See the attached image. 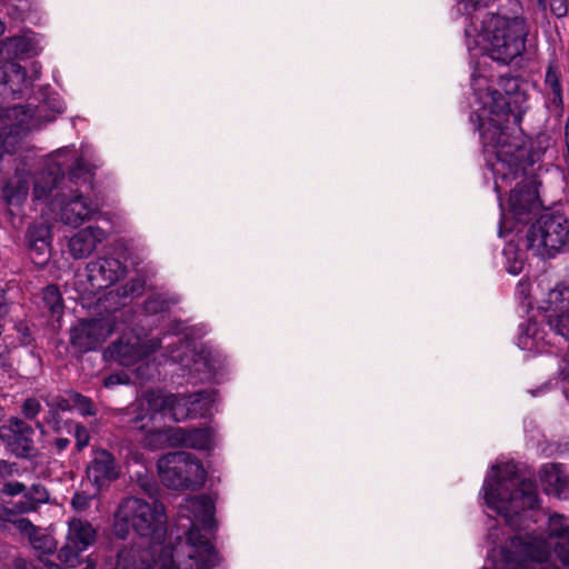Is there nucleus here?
Returning a JSON list of instances; mask_svg holds the SVG:
<instances>
[{
    "label": "nucleus",
    "mask_w": 569,
    "mask_h": 569,
    "mask_svg": "<svg viewBox=\"0 0 569 569\" xmlns=\"http://www.w3.org/2000/svg\"><path fill=\"white\" fill-rule=\"evenodd\" d=\"M39 411H40V403L38 400H36L33 398H29L23 402L22 412L27 418H29V419L34 418L39 413Z\"/></svg>",
    "instance_id": "obj_37"
},
{
    "label": "nucleus",
    "mask_w": 569,
    "mask_h": 569,
    "mask_svg": "<svg viewBox=\"0 0 569 569\" xmlns=\"http://www.w3.org/2000/svg\"><path fill=\"white\" fill-rule=\"evenodd\" d=\"M154 428L149 430L144 438V446L156 450L166 447H187V428L182 427H168Z\"/></svg>",
    "instance_id": "obj_21"
},
{
    "label": "nucleus",
    "mask_w": 569,
    "mask_h": 569,
    "mask_svg": "<svg viewBox=\"0 0 569 569\" xmlns=\"http://www.w3.org/2000/svg\"><path fill=\"white\" fill-rule=\"evenodd\" d=\"M506 257V268L511 274H519L525 267V257L521 250H519L513 243V237L507 241L503 249Z\"/></svg>",
    "instance_id": "obj_26"
},
{
    "label": "nucleus",
    "mask_w": 569,
    "mask_h": 569,
    "mask_svg": "<svg viewBox=\"0 0 569 569\" xmlns=\"http://www.w3.org/2000/svg\"><path fill=\"white\" fill-rule=\"evenodd\" d=\"M158 345L152 342L148 347L138 336L130 335L124 336L119 342L114 343L110 349V356L114 358L122 366L134 365L138 360H141L144 355L150 350H153Z\"/></svg>",
    "instance_id": "obj_18"
},
{
    "label": "nucleus",
    "mask_w": 569,
    "mask_h": 569,
    "mask_svg": "<svg viewBox=\"0 0 569 569\" xmlns=\"http://www.w3.org/2000/svg\"><path fill=\"white\" fill-rule=\"evenodd\" d=\"M177 299H164L161 295L153 296L148 299V301L144 305V308L150 313H158L164 311L169 303H176Z\"/></svg>",
    "instance_id": "obj_34"
},
{
    "label": "nucleus",
    "mask_w": 569,
    "mask_h": 569,
    "mask_svg": "<svg viewBox=\"0 0 569 569\" xmlns=\"http://www.w3.org/2000/svg\"><path fill=\"white\" fill-rule=\"evenodd\" d=\"M68 399V395L58 399L56 406L58 407V409L62 410V411H69V410H73V402L72 401H67Z\"/></svg>",
    "instance_id": "obj_44"
},
{
    "label": "nucleus",
    "mask_w": 569,
    "mask_h": 569,
    "mask_svg": "<svg viewBox=\"0 0 569 569\" xmlns=\"http://www.w3.org/2000/svg\"><path fill=\"white\" fill-rule=\"evenodd\" d=\"M28 240L51 242L50 227L44 222L32 224L28 230Z\"/></svg>",
    "instance_id": "obj_32"
},
{
    "label": "nucleus",
    "mask_w": 569,
    "mask_h": 569,
    "mask_svg": "<svg viewBox=\"0 0 569 569\" xmlns=\"http://www.w3.org/2000/svg\"><path fill=\"white\" fill-rule=\"evenodd\" d=\"M33 429L19 418H11L0 427V439L17 457H29L33 451Z\"/></svg>",
    "instance_id": "obj_15"
},
{
    "label": "nucleus",
    "mask_w": 569,
    "mask_h": 569,
    "mask_svg": "<svg viewBox=\"0 0 569 569\" xmlns=\"http://www.w3.org/2000/svg\"><path fill=\"white\" fill-rule=\"evenodd\" d=\"M73 435L76 438L77 447L79 449H83L89 443L90 436H89L88 430L84 427L74 425L73 426Z\"/></svg>",
    "instance_id": "obj_36"
},
{
    "label": "nucleus",
    "mask_w": 569,
    "mask_h": 569,
    "mask_svg": "<svg viewBox=\"0 0 569 569\" xmlns=\"http://www.w3.org/2000/svg\"><path fill=\"white\" fill-rule=\"evenodd\" d=\"M57 443V447L59 450H63L67 448V446L69 445V440L68 439H64V438H60L56 441Z\"/></svg>",
    "instance_id": "obj_48"
},
{
    "label": "nucleus",
    "mask_w": 569,
    "mask_h": 569,
    "mask_svg": "<svg viewBox=\"0 0 569 569\" xmlns=\"http://www.w3.org/2000/svg\"><path fill=\"white\" fill-rule=\"evenodd\" d=\"M561 371L566 376V378L569 380V357L563 360Z\"/></svg>",
    "instance_id": "obj_47"
},
{
    "label": "nucleus",
    "mask_w": 569,
    "mask_h": 569,
    "mask_svg": "<svg viewBox=\"0 0 569 569\" xmlns=\"http://www.w3.org/2000/svg\"><path fill=\"white\" fill-rule=\"evenodd\" d=\"M4 32V24L0 20V36Z\"/></svg>",
    "instance_id": "obj_52"
},
{
    "label": "nucleus",
    "mask_w": 569,
    "mask_h": 569,
    "mask_svg": "<svg viewBox=\"0 0 569 569\" xmlns=\"http://www.w3.org/2000/svg\"><path fill=\"white\" fill-rule=\"evenodd\" d=\"M539 478L547 495L569 499V476L560 465L547 463L540 468Z\"/></svg>",
    "instance_id": "obj_19"
},
{
    "label": "nucleus",
    "mask_w": 569,
    "mask_h": 569,
    "mask_svg": "<svg viewBox=\"0 0 569 569\" xmlns=\"http://www.w3.org/2000/svg\"><path fill=\"white\" fill-rule=\"evenodd\" d=\"M96 540V531L92 526L80 519H72L69 522L66 536V545L59 550V560L67 566L61 568L54 562H47L48 569H70L76 568L81 562L80 555L88 549Z\"/></svg>",
    "instance_id": "obj_12"
},
{
    "label": "nucleus",
    "mask_w": 569,
    "mask_h": 569,
    "mask_svg": "<svg viewBox=\"0 0 569 569\" xmlns=\"http://www.w3.org/2000/svg\"><path fill=\"white\" fill-rule=\"evenodd\" d=\"M117 295H114L113 291H109L107 295L103 296V298L102 297L98 298V303L100 306H103L106 309L107 308H113L112 305H107V302L110 301L111 299H113Z\"/></svg>",
    "instance_id": "obj_45"
},
{
    "label": "nucleus",
    "mask_w": 569,
    "mask_h": 569,
    "mask_svg": "<svg viewBox=\"0 0 569 569\" xmlns=\"http://www.w3.org/2000/svg\"><path fill=\"white\" fill-rule=\"evenodd\" d=\"M30 542L40 556L52 553L57 548L53 537L41 531L34 532L30 538Z\"/></svg>",
    "instance_id": "obj_27"
},
{
    "label": "nucleus",
    "mask_w": 569,
    "mask_h": 569,
    "mask_svg": "<svg viewBox=\"0 0 569 569\" xmlns=\"http://www.w3.org/2000/svg\"><path fill=\"white\" fill-rule=\"evenodd\" d=\"M551 10L555 12L556 16L562 17L567 13V8L563 3H559L558 6L551 4Z\"/></svg>",
    "instance_id": "obj_46"
},
{
    "label": "nucleus",
    "mask_w": 569,
    "mask_h": 569,
    "mask_svg": "<svg viewBox=\"0 0 569 569\" xmlns=\"http://www.w3.org/2000/svg\"><path fill=\"white\" fill-rule=\"evenodd\" d=\"M517 295L520 299H528L530 296L529 284L523 281H520L517 287Z\"/></svg>",
    "instance_id": "obj_42"
},
{
    "label": "nucleus",
    "mask_w": 569,
    "mask_h": 569,
    "mask_svg": "<svg viewBox=\"0 0 569 569\" xmlns=\"http://www.w3.org/2000/svg\"><path fill=\"white\" fill-rule=\"evenodd\" d=\"M471 86L475 100L471 104V121L477 124L487 164L493 176L495 191L501 208L499 236H516L541 209L538 183L535 179H525L511 190L507 204L501 196L525 171L523 158L527 154L520 130L506 123L512 117L518 124L527 109V84L518 78H501L499 88L502 97L492 88L486 76L478 74L475 68Z\"/></svg>",
    "instance_id": "obj_1"
},
{
    "label": "nucleus",
    "mask_w": 569,
    "mask_h": 569,
    "mask_svg": "<svg viewBox=\"0 0 569 569\" xmlns=\"http://www.w3.org/2000/svg\"><path fill=\"white\" fill-rule=\"evenodd\" d=\"M67 401H72L73 409L78 410L79 413H81L83 416H90V415L94 413L92 403L86 397H83L79 393H76V392L68 393Z\"/></svg>",
    "instance_id": "obj_33"
},
{
    "label": "nucleus",
    "mask_w": 569,
    "mask_h": 569,
    "mask_svg": "<svg viewBox=\"0 0 569 569\" xmlns=\"http://www.w3.org/2000/svg\"><path fill=\"white\" fill-rule=\"evenodd\" d=\"M119 468L110 452L106 450H96L93 452V458L87 467L88 480L93 486L98 489L108 486L119 477Z\"/></svg>",
    "instance_id": "obj_17"
},
{
    "label": "nucleus",
    "mask_w": 569,
    "mask_h": 569,
    "mask_svg": "<svg viewBox=\"0 0 569 569\" xmlns=\"http://www.w3.org/2000/svg\"><path fill=\"white\" fill-rule=\"evenodd\" d=\"M113 331L110 319L81 320L71 329L70 341L80 351H88L103 342Z\"/></svg>",
    "instance_id": "obj_14"
},
{
    "label": "nucleus",
    "mask_w": 569,
    "mask_h": 569,
    "mask_svg": "<svg viewBox=\"0 0 569 569\" xmlns=\"http://www.w3.org/2000/svg\"><path fill=\"white\" fill-rule=\"evenodd\" d=\"M28 243L33 263L43 266L49 260L51 242L28 240Z\"/></svg>",
    "instance_id": "obj_28"
},
{
    "label": "nucleus",
    "mask_w": 569,
    "mask_h": 569,
    "mask_svg": "<svg viewBox=\"0 0 569 569\" xmlns=\"http://www.w3.org/2000/svg\"><path fill=\"white\" fill-rule=\"evenodd\" d=\"M48 498L49 495L44 487L40 485L32 486L29 492L27 493L28 502L22 508V511L27 512L30 510H34L39 503L47 502Z\"/></svg>",
    "instance_id": "obj_31"
},
{
    "label": "nucleus",
    "mask_w": 569,
    "mask_h": 569,
    "mask_svg": "<svg viewBox=\"0 0 569 569\" xmlns=\"http://www.w3.org/2000/svg\"><path fill=\"white\" fill-rule=\"evenodd\" d=\"M477 50H479V51L481 52V50H480V49H476V51H477ZM469 52H470V53H472V52H473V56H477V52H475V50H472V51H470V50H469ZM482 53H485V52L482 51Z\"/></svg>",
    "instance_id": "obj_54"
},
{
    "label": "nucleus",
    "mask_w": 569,
    "mask_h": 569,
    "mask_svg": "<svg viewBox=\"0 0 569 569\" xmlns=\"http://www.w3.org/2000/svg\"><path fill=\"white\" fill-rule=\"evenodd\" d=\"M136 375H137V378L138 379H146L149 377V375H146L144 372H142L141 370V367H138L137 370H136Z\"/></svg>",
    "instance_id": "obj_49"
},
{
    "label": "nucleus",
    "mask_w": 569,
    "mask_h": 569,
    "mask_svg": "<svg viewBox=\"0 0 569 569\" xmlns=\"http://www.w3.org/2000/svg\"><path fill=\"white\" fill-rule=\"evenodd\" d=\"M143 290V282L139 279L132 280L124 289V297H137Z\"/></svg>",
    "instance_id": "obj_39"
},
{
    "label": "nucleus",
    "mask_w": 569,
    "mask_h": 569,
    "mask_svg": "<svg viewBox=\"0 0 569 569\" xmlns=\"http://www.w3.org/2000/svg\"><path fill=\"white\" fill-rule=\"evenodd\" d=\"M63 110H64V104H63V102L58 101V102H57V104L54 106V111H56L57 113H61V112H63Z\"/></svg>",
    "instance_id": "obj_50"
},
{
    "label": "nucleus",
    "mask_w": 569,
    "mask_h": 569,
    "mask_svg": "<svg viewBox=\"0 0 569 569\" xmlns=\"http://www.w3.org/2000/svg\"><path fill=\"white\" fill-rule=\"evenodd\" d=\"M170 357L174 362H180L183 368L189 370L190 375L201 382L213 380L224 366L221 355L204 348L197 353L189 355V346H184L183 355L173 351Z\"/></svg>",
    "instance_id": "obj_13"
},
{
    "label": "nucleus",
    "mask_w": 569,
    "mask_h": 569,
    "mask_svg": "<svg viewBox=\"0 0 569 569\" xmlns=\"http://www.w3.org/2000/svg\"><path fill=\"white\" fill-rule=\"evenodd\" d=\"M30 170L26 162L16 166L14 174L7 180L2 188V197L10 204L22 203L29 193Z\"/></svg>",
    "instance_id": "obj_20"
},
{
    "label": "nucleus",
    "mask_w": 569,
    "mask_h": 569,
    "mask_svg": "<svg viewBox=\"0 0 569 569\" xmlns=\"http://www.w3.org/2000/svg\"><path fill=\"white\" fill-rule=\"evenodd\" d=\"M82 157L73 147H64L52 152L47 160L46 169L33 177V198L48 201V209L54 218L69 227H79L93 219L99 207L79 190H58L64 170L72 177L78 176L82 168Z\"/></svg>",
    "instance_id": "obj_4"
},
{
    "label": "nucleus",
    "mask_w": 569,
    "mask_h": 569,
    "mask_svg": "<svg viewBox=\"0 0 569 569\" xmlns=\"http://www.w3.org/2000/svg\"><path fill=\"white\" fill-rule=\"evenodd\" d=\"M83 569H94V566L91 562H88Z\"/></svg>",
    "instance_id": "obj_53"
},
{
    "label": "nucleus",
    "mask_w": 569,
    "mask_h": 569,
    "mask_svg": "<svg viewBox=\"0 0 569 569\" xmlns=\"http://www.w3.org/2000/svg\"><path fill=\"white\" fill-rule=\"evenodd\" d=\"M42 48V38L31 31L1 41L0 83L9 84L13 92L21 91V86L27 83V78L21 66L13 60L19 57L37 56Z\"/></svg>",
    "instance_id": "obj_7"
},
{
    "label": "nucleus",
    "mask_w": 569,
    "mask_h": 569,
    "mask_svg": "<svg viewBox=\"0 0 569 569\" xmlns=\"http://www.w3.org/2000/svg\"><path fill=\"white\" fill-rule=\"evenodd\" d=\"M157 467L161 482L174 490L201 487L207 479L202 462L194 455L186 451L162 456Z\"/></svg>",
    "instance_id": "obj_8"
},
{
    "label": "nucleus",
    "mask_w": 569,
    "mask_h": 569,
    "mask_svg": "<svg viewBox=\"0 0 569 569\" xmlns=\"http://www.w3.org/2000/svg\"><path fill=\"white\" fill-rule=\"evenodd\" d=\"M518 346L521 350L531 355L547 351V342L543 332L538 328L536 322L531 321L520 326Z\"/></svg>",
    "instance_id": "obj_23"
},
{
    "label": "nucleus",
    "mask_w": 569,
    "mask_h": 569,
    "mask_svg": "<svg viewBox=\"0 0 569 569\" xmlns=\"http://www.w3.org/2000/svg\"><path fill=\"white\" fill-rule=\"evenodd\" d=\"M543 282H545V280H540V282L538 283V288L540 289V291H543L545 289H547V288L543 286Z\"/></svg>",
    "instance_id": "obj_51"
},
{
    "label": "nucleus",
    "mask_w": 569,
    "mask_h": 569,
    "mask_svg": "<svg viewBox=\"0 0 569 569\" xmlns=\"http://www.w3.org/2000/svg\"><path fill=\"white\" fill-rule=\"evenodd\" d=\"M569 237V223L562 214H542L528 229L526 248L541 258L555 257L566 244Z\"/></svg>",
    "instance_id": "obj_9"
},
{
    "label": "nucleus",
    "mask_w": 569,
    "mask_h": 569,
    "mask_svg": "<svg viewBox=\"0 0 569 569\" xmlns=\"http://www.w3.org/2000/svg\"><path fill=\"white\" fill-rule=\"evenodd\" d=\"M481 495L486 506L518 532L509 547L491 550L482 569H555L553 558L569 568V519L555 513L538 533L530 531L539 493L532 481L517 475L512 462H497L487 473Z\"/></svg>",
    "instance_id": "obj_2"
},
{
    "label": "nucleus",
    "mask_w": 569,
    "mask_h": 569,
    "mask_svg": "<svg viewBox=\"0 0 569 569\" xmlns=\"http://www.w3.org/2000/svg\"><path fill=\"white\" fill-rule=\"evenodd\" d=\"M535 300L538 302V308L553 317L567 310L569 305V283H560L555 288L549 289L546 297L538 298L535 293Z\"/></svg>",
    "instance_id": "obj_22"
},
{
    "label": "nucleus",
    "mask_w": 569,
    "mask_h": 569,
    "mask_svg": "<svg viewBox=\"0 0 569 569\" xmlns=\"http://www.w3.org/2000/svg\"><path fill=\"white\" fill-rule=\"evenodd\" d=\"M43 301L52 316L60 317L62 310V298L58 287L51 284L43 290Z\"/></svg>",
    "instance_id": "obj_29"
},
{
    "label": "nucleus",
    "mask_w": 569,
    "mask_h": 569,
    "mask_svg": "<svg viewBox=\"0 0 569 569\" xmlns=\"http://www.w3.org/2000/svg\"><path fill=\"white\" fill-rule=\"evenodd\" d=\"M468 50L480 49L492 60L508 63L525 51L528 26L519 16L487 14L470 18L466 27Z\"/></svg>",
    "instance_id": "obj_5"
},
{
    "label": "nucleus",
    "mask_w": 569,
    "mask_h": 569,
    "mask_svg": "<svg viewBox=\"0 0 569 569\" xmlns=\"http://www.w3.org/2000/svg\"><path fill=\"white\" fill-rule=\"evenodd\" d=\"M129 381L130 378L127 373H114L110 375L108 378L104 379V386L112 387L121 383H127Z\"/></svg>",
    "instance_id": "obj_38"
},
{
    "label": "nucleus",
    "mask_w": 569,
    "mask_h": 569,
    "mask_svg": "<svg viewBox=\"0 0 569 569\" xmlns=\"http://www.w3.org/2000/svg\"><path fill=\"white\" fill-rule=\"evenodd\" d=\"M177 526L183 530L184 539L178 537L174 546H163L167 532L164 506L158 500L129 497L116 512L113 531L124 539L131 528L140 540L131 548L153 557L159 552L160 569H190L187 561L197 569H211L219 563L210 540L217 527L214 503L210 497L201 495L186 499L180 506Z\"/></svg>",
    "instance_id": "obj_3"
},
{
    "label": "nucleus",
    "mask_w": 569,
    "mask_h": 569,
    "mask_svg": "<svg viewBox=\"0 0 569 569\" xmlns=\"http://www.w3.org/2000/svg\"><path fill=\"white\" fill-rule=\"evenodd\" d=\"M72 505L76 509H84L88 506V498L83 495L77 493L72 498Z\"/></svg>",
    "instance_id": "obj_43"
},
{
    "label": "nucleus",
    "mask_w": 569,
    "mask_h": 569,
    "mask_svg": "<svg viewBox=\"0 0 569 569\" xmlns=\"http://www.w3.org/2000/svg\"><path fill=\"white\" fill-rule=\"evenodd\" d=\"M540 4L546 6L547 0H538Z\"/></svg>",
    "instance_id": "obj_55"
},
{
    "label": "nucleus",
    "mask_w": 569,
    "mask_h": 569,
    "mask_svg": "<svg viewBox=\"0 0 569 569\" xmlns=\"http://www.w3.org/2000/svg\"><path fill=\"white\" fill-rule=\"evenodd\" d=\"M217 443L218 437L213 428H187V448L211 451L217 447Z\"/></svg>",
    "instance_id": "obj_25"
},
{
    "label": "nucleus",
    "mask_w": 569,
    "mask_h": 569,
    "mask_svg": "<svg viewBox=\"0 0 569 569\" xmlns=\"http://www.w3.org/2000/svg\"><path fill=\"white\" fill-rule=\"evenodd\" d=\"M24 490V485L21 482H8L3 486V492L9 496H17Z\"/></svg>",
    "instance_id": "obj_41"
},
{
    "label": "nucleus",
    "mask_w": 569,
    "mask_h": 569,
    "mask_svg": "<svg viewBox=\"0 0 569 569\" xmlns=\"http://www.w3.org/2000/svg\"><path fill=\"white\" fill-rule=\"evenodd\" d=\"M18 473V467L13 462L0 460V478H7Z\"/></svg>",
    "instance_id": "obj_40"
},
{
    "label": "nucleus",
    "mask_w": 569,
    "mask_h": 569,
    "mask_svg": "<svg viewBox=\"0 0 569 569\" xmlns=\"http://www.w3.org/2000/svg\"><path fill=\"white\" fill-rule=\"evenodd\" d=\"M123 271L120 261L114 258L97 259L88 263L83 272L76 274L74 290L83 300H89L118 281Z\"/></svg>",
    "instance_id": "obj_10"
},
{
    "label": "nucleus",
    "mask_w": 569,
    "mask_h": 569,
    "mask_svg": "<svg viewBox=\"0 0 569 569\" xmlns=\"http://www.w3.org/2000/svg\"><path fill=\"white\" fill-rule=\"evenodd\" d=\"M156 563L159 566L158 559L152 555L141 553L134 548H124L118 555L114 569H149Z\"/></svg>",
    "instance_id": "obj_24"
},
{
    "label": "nucleus",
    "mask_w": 569,
    "mask_h": 569,
    "mask_svg": "<svg viewBox=\"0 0 569 569\" xmlns=\"http://www.w3.org/2000/svg\"><path fill=\"white\" fill-rule=\"evenodd\" d=\"M107 239V232L97 226H89L73 233L68 240V251L74 259L91 256Z\"/></svg>",
    "instance_id": "obj_16"
},
{
    "label": "nucleus",
    "mask_w": 569,
    "mask_h": 569,
    "mask_svg": "<svg viewBox=\"0 0 569 569\" xmlns=\"http://www.w3.org/2000/svg\"><path fill=\"white\" fill-rule=\"evenodd\" d=\"M140 406L147 407L149 420L160 425L166 418L173 422L211 416L216 406V395L196 392L172 395L160 391L148 392Z\"/></svg>",
    "instance_id": "obj_6"
},
{
    "label": "nucleus",
    "mask_w": 569,
    "mask_h": 569,
    "mask_svg": "<svg viewBox=\"0 0 569 569\" xmlns=\"http://www.w3.org/2000/svg\"><path fill=\"white\" fill-rule=\"evenodd\" d=\"M0 171H2L13 160L12 157L18 149L21 132L36 126L33 111L24 107H14L8 110L0 108Z\"/></svg>",
    "instance_id": "obj_11"
},
{
    "label": "nucleus",
    "mask_w": 569,
    "mask_h": 569,
    "mask_svg": "<svg viewBox=\"0 0 569 569\" xmlns=\"http://www.w3.org/2000/svg\"><path fill=\"white\" fill-rule=\"evenodd\" d=\"M549 326L561 337L569 340V308L555 317L547 316Z\"/></svg>",
    "instance_id": "obj_30"
},
{
    "label": "nucleus",
    "mask_w": 569,
    "mask_h": 569,
    "mask_svg": "<svg viewBox=\"0 0 569 569\" xmlns=\"http://www.w3.org/2000/svg\"><path fill=\"white\" fill-rule=\"evenodd\" d=\"M546 86L549 88L552 94V101L555 103L561 102V89L558 82L557 74L553 70L549 69L546 74Z\"/></svg>",
    "instance_id": "obj_35"
}]
</instances>
